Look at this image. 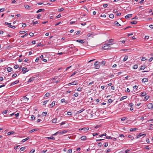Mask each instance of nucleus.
Instances as JSON below:
<instances>
[{
    "label": "nucleus",
    "mask_w": 153,
    "mask_h": 153,
    "mask_svg": "<svg viewBox=\"0 0 153 153\" xmlns=\"http://www.w3.org/2000/svg\"><path fill=\"white\" fill-rule=\"evenodd\" d=\"M94 65L95 66V68L96 69H99L100 67V65L99 64V62L98 61H97L94 64Z\"/></svg>",
    "instance_id": "nucleus-1"
},
{
    "label": "nucleus",
    "mask_w": 153,
    "mask_h": 153,
    "mask_svg": "<svg viewBox=\"0 0 153 153\" xmlns=\"http://www.w3.org/2000/svg\"><path fill=\"white\" fill-rule=\"evenodd\" d=\"M105 46L102 48V49L103 50H106L109 49L110 48V45H107V43L105 44Z\"/></svg>",
    "instance_id": "nucleus-2"
},
{
    "label": "nucleus",
    "mask_w": 153,
    "mask_h": 153,
    "mask_svg": "<svg viewBox=\"0 0 153 153\" xmlns=\"http://www.w3.org/2000/svg\"><path fill=\"white\" fill-rule=\"evenodd\" d=\"M114 39H111L108 40V43H107V45H111L113 44L112 42L114 41Z\"/></svg>",
    "instance_id": "nucleus-3"
},
{
    "label": "nucleus",
    "mask_w": 153,
    "mask_h": 153,
    "mask_svg": "<svg viewBox=\"0 0 153 153\" xmlns=\"http://www.w3.org/2000/svg\"><path fill=\"white\" fill-rule=\"evenodd\" d=\"M77 84V82L76 81H74L73 82L69 83L68 84V85L70 86L71 85H76Z\"/></svg>",
    "instance_id": "nucleus-4"
},
{
    "label": "nucleus",
    "mask_w": 153,
    "mask_h": 153,
    "mask_svg": "<svg viewBox=\"0 0 153 153\" xmlns=\"http://www.w3.org/2000/svg\"><path fill=\"white\" fill-rule=\"evenodd\" d=\"M146 135L145 134H143L142 133H140L137 135L136 138H139L141 136H143V137H145Z\"/></svg>",
    "instance_id": "nucleus-5"
},
{
    "label": "nucleus",
    "mask_w": 153,
    "mask_h": 153,
    "mask_svg": "<svg viewBox=\"0 0 153 153\" xmlns=\"http://www.w3.org/2000/svg\"><path fill=\"white\" fill-rule=\"evenodd\" d=\"M67 131H66V130H64L63 131H58L59 134H64L66 133Z\"/></svg>",
    "instance_id": "nucleus-6"
},
{
    "label": "nucleus",
    "mask_w": 153,
    "mask_h": 153,
    "mask_svg": "<svg viewBox=\"0 0 153 153\" xmlns=\"http://www.w3.org/2000/svg\"><path fill=\"white\" fill-rule=\"evenodd\" d=\"M55 102L54 101H53L51 104H50L49 105V108H52L55 105Z\"/></svg>",
    "instance_id": "nucleus-7"
},
{
    "label": "nucleus",
    "mask_w": 153,
    "mask_h": 153,
    "mask_svg": "<svg viewBox=\"0 0 153 153\" xmlns=\"http://www.w3.org/2000/svg\"><path fill=\"white\" fill-rule=\"evenodd\" d=\"M83 130H82V131L84 132H87V131L89 129V128L88 127H87V128H83Z\"/></svg>",
    "instance_id": "nucleus-8"
},
{
    "label": "nucleus",
    "mask_w": 153,
    "mask_h": 153,
    "mask_svg": "<svg viewBox=\"0 0 153 153\" xmlns=\"http://www.w3.org/2000/svg\"><path fill=\"white\" fill-rule=\"evenodd\" d=\"M76 42H79V43H81L82 44H83L85 42V41L84 40H81V39H78L77 40Z\"/></svg>",
    "instance_id": "nucleus-9"
},
{
    "label": "nucleus",
    "mask_w": 153,
    "mask_h": 153,
    "mask_svg": "<svg viewBox=\"0 0 153 153\" xmlns=\"http://www.w3.org/2000/svg\"><path fill=\"white\" fill-rule=\"evenodd\" d=\"M19 82V80H16V81H15L14 82H12L11 84L10 85L12 86V85H14L18 83Z\"/></svg>",
    "instance_id": "nucleus-10"
},
{
    "label": "nucleus",
    "mask_w": 153,
    "mask_h": 153,
    "mask_svg": "<svg viewBox=\"0 0 153 153\" xmlns=\"http://www.w3.org/2000/svg\"><path fill=\"white\" fill-rule=\"evenodd\" d=\"M27 69V68H26L23 67L22 69V71H23V74L27 72L28 71H26Z\"/></svg>",
    "instance_id": "nucleus-11"
},
{
    "label": "nucleus",
    "mask_w": 153,
    "mask_h": 153,
    "mask_svg": "<svg viewBox=\"0 0 153 153\" xmlns=\"http://www.w3.org/2000/svg\"><path fill=\"white\" fill-rule=\"evenodd\" d=\"M147 106L149 108H153V104L152 103H149L148 105Z\"/></svg>",
    "instance_id": "nucleus-12"
},
{
    "label": "nucleus",
    "mask_w": 153,
    "mask_h": 153,
    "mask_svg": "<svg viewBox=\"0 0 153 153\" xmlns=\"http://www.w3.org/2000/svg\"><path fill=\"white\" fill-rule=\"evenodd\" d=\"M132 14H128L125 16V18L126 19H127L128 18H130L132 16Z\"/></svg>",
    "instance_id": "nucleus-13"
},
{
    "label": "nucleus",
    "mask_w": 153,
    "mask_h": 153,
    "mask_svg": "<svg viewBox=\"0 0 153 153\" xmlns=\"http://www.w3.org/2000/svg\"><path fill=\"white\" fill-rule=\"evenodd\" d=\"M80 139L82 140H85L87 139V137L86 136H82L81 137Z\"/></svg>",
    "instance_id": "nucleus-14"
},
{
    "label": "nucleus",
    "mask_w": 153,
    "mask_h": 153,
    "mask_svg": "<svg viewBox=\"0 0 153 153\" xmlns=\"http://www.w3.org/2000/svg\"><path fill=\"white\" fill-rule=\"evenodd\" d=\"M148 81V79L147 78H143L142 80V82H147Z\"/></svg>",
    "instance_id": "nucleus-15"
},
{
    "label": "nucleus",
    "mask_w": 153,
    "mask_h": 153,
    "mask_svg": "<svg viewBox=\"0 0 153 153\" xmlns=\"http://www.w3.org/2000/svg\"><path fill=\"white\" fill-rule=\"evenodd\" d=\"M35 77H31L28 80V82H31V81L34 80L35 79Z\"/></svg>",
    "instance_id": "nucleus-16"
},
{
    "label": "nucleus",
    "mask_w": 153,
    "mask_h": 153,
    "mask_svg": "<svg viewBox=\"0 0 153 153\" xmlns=\"http://www.w3.org/2000/svg\"><path fill=\"white\" fill-rule=\"evenodd\" d=\"M127 97V96H125L122 97L120 98V100L122 101L123 100L125 99H126Z\"/></svg>",
    "instance_id": "nucleus-17"
},
{
    "label": "nucleus",
    "mask_w": 153,
    "mask_h": 153,
    "mask_svg": "<svg viewBox=\"0 0 153 153\" xmlns=\"http://www.w3.org/2000/svg\"><path fill=\"white\" fill-rule=\"evenodd\" d=\"M44 11L45 9H39L36 11V13H39L42 11Z\"/></svg>",
    "instance_id": "nucleus-18"
},
{
    "label": "nucleus",
    "mask_w": 153,
    "mask_h": 153,
    "mask_svg": "<svg viewBox=\"0 0 153 153\" xmlns=\"http://www.w3.org/2000/svg\"><path fill=\"white\" fill-rule=\"evenodd\" d=\"M15 132L13 131H11L9 132H8L7 134L8 135H10L11 134H13L15 133Z\"/></svg>",
    "instance_id": "nucleus-19"
},
{
    "label": "nucleus",
    "mask_w": 153,
    "mask_h": 153,
    "mask_svg": "<svg viewBox=\"0 0 153 153\" xmlns=\"http://www.w3.org/2000/svg\"><path fill=\"white\" fill-rule=\"evenodd\" d=\"M29 138H30L29 137H27L26 138L22 140V143L25 142V141L28 140Z\"/></svg>",
    "instance_id": "nucleus-20"
},
{
    "label": "nucleus",
    "mask_w": 153,
    "mask_h": 153,
    "mask_svg": "<svg viewBox=\"0 0 153 153\" xmlns=\"http://www.w3.org/2000/svg\"><path fill=\"white\" fill-rule=\"evenodd\" d=\"M138 130V128H131L130 129V131L131 132L132 131H134L136 130Z\"/></svg>",
    "instance_id": "nucleus-21"
},
{
    "label": "nucleus",
    "mask_w": 153,
    "mask_h": 153,
    "mask_svg": "<svg viewBox=\"0 0 153 153\" xmlns=\"http://www.w3.org/2000/svg\"><path fill=\"white\" fill-rule=\"evenodd\" d=\"M7 70L9 72H11L12 71V68L10 67H8L7 68Z\"/></svg>",
    "instance_id": "nucleus-22"
},
{
    "label": "nucleus",
    "mask_w": 153,
    "mask_h": 153,
    "mask_svg": "<svg viewBox=\"0 0 153 153\" xmlns=\"http://www.w3.org/2000/svg\"><path fill=\"white\" fill-rule=\"evenodd\" d=\"M47 138L48 139H52V140H55V138L53 136H51V137H47Z\"/></svg>",
    "instance_id": "nucleus-23"
},
{
    "label": "nucleus",
    "mask_w": 153,
    "mask_h": 153,
    "mask_svg": "<svg viewBox=\"0 0 153 153\" xmlns=\"http://www.w3.org/2000/svg\"><path fill=\"white\" fill-rule=\"evenodd\" d=\"M38 130L37 129H32V130L30 131H29V133H31L34 131H36Z\"/></svg>",
    "instance_id": "nucleus-24"
},
{
    "label": "nucleus",
    "mask_w": 153,
    "mask_h": 153,
    "mask_svg": "<svg viewBox=\"0 0 153 153\" xmlns=\"http://www.w3.org/2000/svg\"><path fill=\"white\" fill-rule=\"evenodd\" d=\"M114 24L115 25H116L117 26H120L121 25L117 21H115L114 22Z\"/></svg>",
    "instance_id": "nucleus-25"
},
{
    "label": "nucleus",
    "mask_w": 153,
    "mask_h": 153,
    "mask_svg": "<svg viewBox=\"0 0 153 153\" xmlns=\"http://www.w3.org/2000/svg\"><path fill=\"white\" fill-rule=\"evenodd\" d=\"M128 57L127 56H126L123 59V61L125 62L128 59Z\"/></svg>",
    "instance_id": "nucleus-26"
},
{
    "label": "nucleus",
    "mask_w": 153,
    "mask_h": 153,
    "mask_svg": "<svg viewBox=\"0 0 153 153\" xmlns=\"http://www.w3.org/2000/svg\"><path fill=\"white\" fill-rule=\"evenodd\" d=\"M109 17L113 19L114 17V16L113 14H110L109 15Z\"/></svg>",
    "instance_id": "nucleus-27"
},
{
    "label": "nucleus",
    "mask_w": 153,
    "mask_h": 153,
    "mask_svg": "<svg viewBox=\"0 0 153 153\" xmlns=\"http://www.w3.org/2000/svg\"><path fill=\"white\" fill-rule=\"evenodd\" d=\"M50 94L49 93H47L45 95V97H47L49 96Z\"/></svg>",
    "instance_id": "nucleus-28"
},
{
    "label": "nucleus",
    "mask_w": 153,
    "mask_h": 153,
    "mask_svg": "<svg viewBox=\"0 0 153 153\" xmlns=\"http://www.w3.org/2000/svg\"><path fill=\"white\" fill-rule=\"evenodd\" d=\"M137 23V22L136 21H132L131 22V24H133V25H135V24H136Z\"/></svg>",
    "instance_id": "nucleus-29"
},
{
    "label": "nucleus",
    "mask_w": 153,
    "mask_h": 153,
    "mask_svg": "<svg viewBox=\"0 0 153 153\" xmlns=\"http://www.w3.org/2000/svg\"><path fill=\"white\" fill-rule=\"evenodd\" d=\"M8 27H10L12 28L13 29H14L16 27L15 26L11 25H9L8 26Z\"/></svg>",
    "instance_id": "nucleus-30"
},
{
    "label": "nucleus",
    "mask_w": 153,
    "mask_h": 153,
    "mask_svg": "<svg viewBox=\"0 0 153 153\" xmlns=\"http://www.w3.org/2000/svg\"><path fill=\"white\" fill-rule=\"evenodd\" d=\"M47 113L46 112H42V115L43 116H45L46 115Z\"/></svg>",
    "instance_id": "nucleus-31"
},
{
    "label": "nucleus",
    "mask_w": 153,
    "mask_h": 153,
    "mask_svg": "<svg viewBox=\"0 0 153 153\" xmlns=\"http://www.w3.org/2000/svg\"><path fill=\"white\" fill-rule=\"evenodd\" d=\"M84 111V109H82L78 111H77V113L78 114L82 112L83 111Z\"/></svg>",
    "instance_id": "nucleus-32"
},
{
    "label": "nucleus",
    "mask_w": 153,
    "mask_h": 153,
    "mask_svg": "<svg viewBox=\"0 0 153 153\" xmlns=\"http://www.w3.org/2000/svg\"><path fill=\"white\" fill-rule=\"evenodd\" d=\"M138 65H135L133 66V68L134 69H137V68Z\"/></svg>",
    "instance_id": "nucleus-33"
},
{
    "label": "nucleus",
    "mask_w": 153,
    "mask_h": 153,
    "mask_svg": "<svg viewBox=\"0 0 153 153\" xmlns=\"http://www.w3.org/2000/svg\"><path fill=\"white\" fill-rule=\"evenodd\" d=\"M57 119L55 118L53 119L52 120V122L53 123H56V122Z\"/></svg>",
    "instance_id": "nucleus-34"
},
{
    "label": "nucleus",
    "mask_w": 153,
    "mask_h": 153,
    "mask_svg": "<svg viewBox=\"0 0 153 153\" xmlns=\"http://www.w3.org/2000/svg\"><path fill=\"white\" fill-rule=\"evenodd\" d=\"M149 98V96L147 95L146 96L144 97V99L146 100L145 101H146Z\"/></svg>",
    "instance_id": "nucleus-35"
},
{
    "label": "nucleus",
    "mask_w": 153,
    "mask_h": 153,
    "mask_svg": "<svg viewBox=\"0 0 153 153\" xmlns=\"http://www.w3.org/2000/svg\"><path fill=\"white\" fill-rule=\"evenodd\" d=\"M106 135V133H104L103 134L100 135L99 136L100 137H102L103 136H105Z\"/></svg>",
    "instance_id": "nucleus-36"
},
{
    "label": "nucleus",
    "mask_w": 153,
    "mask_h": 153,
    "mask_svg": "<svg viewBox=\"0 0 153 153\" xmlns=\"http://www.w3.org/2000/svg\"><path fill=\"white\" fill-rule=\"evenodd\" d=\"M146 92H143L141 94V96L142 97L144 96L145 95H146Z\"/></svg>",
    "instance_id": "nucleus-37"
},
{
    "label": "nucleus",
    "mask_w": 153,
    "mask_h": 153,
    "mask_svg": "<svg viewBox=\"0 0 153 153\" xmlns=\"http://www.w3.org/2000/svg\"><path fill=\"white\" fill-rule=\"evenodd\" d=\"M19 113H17L16 114H14V116H15L16 118L18 117L19 116Z\"/></svg>",
    "instance_id": "nucleus-38"
},
{
    "label": "nucleus",
    "mask_w": 153,
    "mask_h": 153,
    "mask_svg": "<svg viewBox=\"0 0 153 153\" xmlns=\"http://www.w3.org/2000/svg\"><path fill=\"white\" fill-rule=\"evenodd\" d=\"M25 149V147H21L20 149V150L22 151H24Z\"/></svg>",
    "instance_id": "nucleus-39"
},
{
    "label": "nucleus",
    "mask_w": 153,
    "mask_h": 153,
    "mask_svg": "<svg viewBox=\"0 0 153 153\" xmlns=\"http://www.w3.org/2000/svg\"><path fill=\"white\" fill-rule=\"evenodd\" d=\"M145 68L146 67H145V66H142L140 67V69L141 70H144L145 69Z\"/></svg>",
    "instance_id": "nucleus-40"
},
{
    "label": "nucleus",
    "mask_w": 153,
    "mask_h": 153,
    "mask_svg": "<svg viewBox=\"0 0 153 153\" xmlns=\"http://www.w3.org/2000/svg\"><path fill=\"white\" fill-rule=\"evenodd\" d=\"M127 119V118L126 117H122L121 119V121H124L126 119Z\"/></svg>",
    "instance_id": "nucleus-41"
},
{
    "label": "nucleus",
    "mask_w": 153,
    "mask_h": 153,
    "mask_svg": "<svg viewBox=\"0 0 153 153\" xmlns=\"http://www.w3.org/2000/svg\"><path fill=\"white\" fill-rule=\"evenodd\" d=\"M22 27H25L26 26V25L25 23H22Z\"/></svg>",
    "instance_id": "nucleus-42"
},
{
    "label": "nucleus",
    "mask_w": 153,
    "mask_h": 153,
    "mask_svg": "<svg viewBox=\"0 0 153 153\" xmlns=\"http://www.w3.org/2000/svg\"><path fill=\"white\" fill-rule=\"evenodd\" d=\"M146 60V58H145V57H142V59H141V60L142 61H145Z\"/></svg>",
    "instance_id": "nucleus-43"
},
{
    "label": "nucleus",
    "mask_w": 153,
    "mask_h": 153,
    "mask_svg": "<svg viewBox=\"0 0 153 153\" xmlns=\"http://www.w3.org/2000/svg\"><path fill=\"white\" fill-rule=\"evenodd\" d=\"M19 146H20L19 145H18L17 146H14V148L15 149H17L18 148V147H19Z\"/></svg>",
    "instance_id": "nucleus-44"
},
{
    "label": "nucleus",
    "mask_w": 153,
    "mask_h": 153,
    "mask_svg": "<svg viewBox=\"0 0 153 153\" xmlns=\"http://www.w3.org/2000/svg\"><path fill=\"white\" fill-rule=\"evenodd\" d=\"M26 31H20L19 32V33L20 34H23V33H25Z\"/></svg>",
    "instance_id": "nucleus-45"
},
{
    "label": "nucleus",
    "mask_w": 153,
    "mask_h": 153,
    "mask_svg": "<svg viewBox=\"0 0 153 153\" xmlns=\"http://www.w3.org/2000/svg\"><path fill=\"white\" fill-rule=\"evenodd\" d=\"M25 8H26V9H29V8L30 7V6L28 5H25Z\"/></svg>",
    "instance_id": "nucleus-46"
},
{
    "label": "nucleus",
    "mask_w": 153,
    "mask_h": 153,
    "mask_svg": "<svg viewBox=\"0 0 153 153\" xmlns=\"http://www.w3.org/2000/svg\"><path fill=\"white\" fill-rule=\"evenodd\" d=\"M4 10V8H3L0 9V12H2Z\"/></svg>",
    "instance_id": "nucleus-47"
},
{
    "label": "nucleus",
    "mask_w": 153,
    "mask_h": 153,
    "mask_svg": "<svg viewBox=\"0 0 153 153\" xmlns=\"http://www.w3.org/2000/svg\"><path fill=\"white\" fill-rule=\"evenodd\" d=\"M7 111H8V110H5V111H4L3 112V114H6L7 113Z\"/></svg>",
    "instance_id": "nucleus-48"
},
{
    "label": "nucleus",
    "mask_w": 153,
    "mask_h": 153,
    "mask_svg": "<svg viewBox=\"0 0 153 153\" xmlns=\"http://www.w3.org/2000/svg\"><path fill=\"white\" fill-rule=\"evenodd\" d=\"M28 35V33H26L24 35H23L21 36L22 38H24L25 37H26V36H27Z\"/></svg>",
    "instance_id": "nucleus-49"
},
{
    "label": "nucleus",
    "mask_w": 153,
    "mask_h": 153,
    "mask_svg": "<svg viewBox=\"0 0 153 153\" xmlns=\"http://www.w3.org/2000/svg\"><path fill=\"white\" fill-rule=\"evenodd\" d=\"M17 76V74H14L12 75V77L15 78Z\"/></svg>",
    "instance_id": "nucleus-50"
},
{
    "label": "nucleus",
    "mask_w": 153,
    "mask_h": 153,
    "mask_svg": "<svg viewBox=\"0 0 153 153\" xmlns=\"http://www.w3.org/2000/svg\"><path fill=\"white\" fill-rule=\"evenodd\" d=\"M105 63V61H102L101 63V64L102 65H104Z\"/></svg>",
    "instance_id": "nucleus-51"
},
{
    "label": "nucleus",
    "mask_w": 153,
    "mask_h": 153,
    "mask_svg": "<svg viewBox=\"0 0 153 153\" xmlns=\"http://www.w3.org/2000/svg\"><path fill=\"white\" fill-rule=\"evenodd\" d=\"M64 9L63 8H61L60 9H59V10H58V11L59 12H61V11H62L64 10Z\"/></svg>",
    "instance_id": "nucleus-52"
},
{
    "label": "nucleus",
    "mask_w": 153,
    "mask_h": 153,
    "mask_svg": "<svg viewBox=\"0 0 153 153\" xmlns=\"http://www.w3.org/2000/svg\"><path fill=\"white\" fill-rule=\"evenodd\" d=\"M113 101V100L111 99H109L108 100V102L109 103H111Z\"/></svg>",
    "instance_id": "nucleus-53"
},
{
    "label": "nucleus",
    "mask_w": 153,
    "mask_h": 153,
    "mask_svg": "<svg viewBox=\"0 0 153 153\" xmlns=\"http://www.w3.org/2000/svg\"><path fill=\"white\" fill-rule=\"evenodd\" d=\"M82 88H80V87H79V88H78V89H77V91H81L82 90Z\"/></svg>",
    "instance_id": "nucleus-54"
},
{
    "label": "nucleus",
    "mask_w": 153,
    "mask_h": 153,
    "mask_svg": "<svg viewBox=\"0 0 153 153\" xmlns=\"http://www.w3.org/2000/svg\"><path fill=\"white\" fill-rule=\"evenodd\" d=\"M72 152V150L71 149H70L68 151L67 153H71Z\"/></svg>",
    "instance_id": "nucleus-55"
},
{
    "label": "nucleus",
    "mask_w": 153,
    "mask_h": 153,
    "mask_svg": "<svg viewBox=\"0 0 153 153\" xmlns=\"http://www.w3.org/2000/svg\"><path fill=\"white\" fill-rule=\"evenodd\" d=\"M19 68V66L18 65H16L14 66V68L16 69H17Z\"/></svg>",
    "instance_id": "nucleus-56"
},
{
    "label": "nucleus",
    "mask_w": 153,
    "mask_h": 153,
    "mask_svg": "<svg viewBox=\"0 0 153 153\" xmlns=\"http://www.w3.org/2000/svg\"><path fill=\"white\" fill-rule=\"evenodd\" d=\"M31 118L32 120H34L35 119V117L33 115H32L31 116Z\"/></svg>",
    "instance_id": "nucleus-57"
},
{
    "label": "nucleus",
    "mask_w": 153,
    "mask_h": 153,
    "mask_svg": "<svg viewBox=\"0 0 153 153\" xmlns=\"http://www.w3.org/2000/svg\"><path fill=\"white\" fill-rule=\"evenodd\" d=\"M106 138L108 139H111L112 137L111 136H107L106 137Z\"/></svg>",
    "instance_id": "nucleus-58"
},
{
    "label": "nucleus",
    "mask_w": 153,
    "mask_h": 153,
    "mask_svg": "<svg viewBox=\"0 0 153 153\" xmlns=\"http://www.w3.org/2000/svg\"><path fill=\"white\" fill-rule=\"evenodd\" d=\"M40 16H41V15L40 14H39L37 15V18L38 19H39L40 18Z\"/></svg>",
    "instance_id": "nucleus-59"
},
{
    "label": "nucleus",
    "mask_w": 153,
    "mask_h": 153,
    "mask_svg": "<svg viewBox=\"0 0 153 153\" xmlns=\"http://www.w3.org/2000/svg\"><path fill=\"white\" fill-rule=\"evenodd\" d=\"M29 35L31 36H34V33H29Z\"/></svg>",
    "instance_id": "nucleus-60"
},
{
    "label": "nucleus",
    "mask_w": 153,
    "mask_h": 153,
    "mask_svg": "<svg viewBox=\"0 0 153 153\" xmlns=\"http://www.w3.org/2000/svg\"><path fill=\"white\" fill-rule=\"evenodd\" d=\"M102 143H101V142H100V143H99L98 144V145L99 146H100L101 147L102 145Z\"/></svg>",
    "instance_id": "nucleus-61"
},
{
    "label": "nucleus",
    "mask_w": 153,
    "mask_h": 153,
    "mask_svg": "<svg viewBox=\"0 0 153 153\" xmlns=\"http://www.w3.org/2000/svg\"><path fill=\"white\" fill-rule=\"evenodd\" d=\"M71 112H68L67 113V115H71Z\"/></svg>",
    "instance_id": "nucleus-62"
},
{
    "label": "nucleus",
    "mask_w": 153,
    "mask_h": 153,
    "mask_svg": "<svg viewBox=\"0 0 153 153\" xmlns=\"http://www.w3.org/2000/svg\"><path fill=\"white\" fill-rule=\"evenodd\" d=\"M61 102L63 103L65 102V100L64 99H63L61 100Z\"/></svg>",
    "instance_id": "nucleus-63"
},
{
    "label": "nucleus",
    "mask_w": 153,
    "mask_h": 153,
    "mask_svg": "<svg viewBox=\"0 0 153 153\" xmlns=\"http://www.w3.org/2000/svg\"><path fill=\"white\" fill-rule=\"evenodd\" d=\"M35 149H33L31 150V151H30V153H33L35 152Z\"/></svg>",
    "instance_id": "nucleus-64"
}]
</instances>
